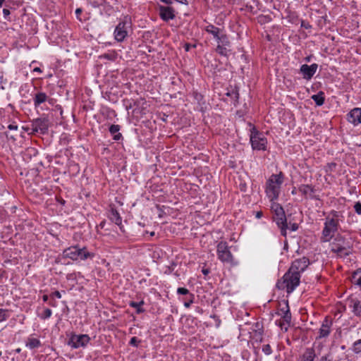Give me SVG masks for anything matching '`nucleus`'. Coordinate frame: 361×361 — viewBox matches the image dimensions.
I'll list each match as a JSON object with an SVG mask.
<instances>
[{
    "label": "nucleus",
    "mask_w": 361,
    "mask_h": 361,
    "mask_svg": "<svg viewBox=\"0 0 361 361\" xmlns=\"http://www.w3.org/2000/svg\"><path fill=\"white\" fill-rule=\"evenodd\" d=\"M331 250L337 256L343 257L349 255L352 251V243L350 239L345 238L341 235H337L330 243Z\"/></svg>",
    "instance_id": "nucleus-1"
},
{
    "label": "nucleus",
    "mask_w": 361,
    "mask_h": 361,
    "mask_svg": "<svg viewBox=\"0 0 361 361\" xmlns=\"http://www.w3.org/2000/svg\"><path fill=\"white\" fill-rule=\"evenodd\" d=\"M300 275L288 270L276 283V287L280 290H286L288 293H292L299 285Z\"/></svg>",
    "instance_id": "nucleus-2"
},
{
    "label": "nucleus",
    "mask_w": 361,
    "mask_h": 361,
    "mask_svg": "<svg viewBox=\"0 0 361 361\" xmlns=\"http://www.w3.org/2000/svg\"><path fill=\"white\" fill-rule=\"evenodd\" d=\"M283 182V175L281 172L279 174L272 175L267 183L266 193L271 202L278 199L280 188Z\"/></svg>",
    "instance_id": "nucleus-3"
},
{
    "label": "nucleus",
    "mask_w": 361,
    "mask_h": 361,
    "mask_svg": "<svg viewBox=\"0 0 361 361\" xmlns=\"http://www.w3.org/2000/svg\"><path fill=\"white\" fill-rule=\"evenodd\" d=\"M271 209L273 212V220L280 228L281 234L286 236V230L288 228L287 219L283 208L278 203L271 202Z\"/></svg>",
    "instance_id": "nucleus-4"
},
{
    "label": "nucleus",
    "mask_w": 361,
    "mask_h": 361,
    "mask_svg": "<svg viewBox=\"0 0 361 361\" xmlns=\"http://www.w3.org/2000/svg\"><path fill=\"white\" fill-rule=\"evenodd\" d=\"M338 227V224L336 220L326 217L320 240L324 243L329 242L337 231Z\"/></svg>",
    "instance_id": "nucleus-5"
},
{
    "label": "nucleus",
    "mask_w": 361,
    "mask_h": 361,
    "mask_svg": "<svg viewBox=\"0 0 361 361\" xmlns=\"http://www.w3.org/2000/svg\"><path fill=\"white\" fill-rule=\"evenodd\" d=\"M66 257L73 260H85L91 256V254L85 247L79 248L77 246L70 247L63 251Z\"/></svg>",
    "instance_id": "nucleus-6"
},
{
    "label": "nucleus",
    "mask_w": 361,
    "mask_h": 361,
    "mask_svg": "<svg viewBox=\"0 0 361 361\" xmlns=\"http://www.w3.org/2000/svg\"><path fill=\"white\" fill-rule=\"evenodd\" d=\"M250 142L253 149L265 150L267 145V139L258 131L253 128L250 135Z\"/></svg>",
    "instance_id": "nucleus-7"
},
{
    "label": "nucleus",
    "mask_w": 361,
    "mask_h": 361,
    "mask_svg": "<svg viewBox=\"0 0 361 361\" xmlns=\"http://www.w3.org/2000/svg\"><path fill=\"white\" fill-rule=\"evenodd\" d=\"M128 28H130V23L128 21V17L126 16L123 20L116 25L114 31L115 39L118 42L123 41L128 35Z\"/></svg>",
    "instance_id": "nucleus-8"
},
{
    "label": "nucleus",
    "mask_w": 361,
    "mask_h": 361,
    "mask_svg": "<svg viewBox=\"0 0 361 361\" xmlns=\"http://www.w3.org/2000/svg\"><path fill=\"white\" fill-rule=\"evenodd\" d=\"M90 341V337L87 334L75 335L73 334L68 342V345L73 348L85 347Z\"/></svg>",
    "instance_id": "nucleus-9"
},
{
    "label": "nucleus",
    "mask_w": 361,
    "mask_h": 361,
    "mask_svg": "<svg viewBox=\"0 0 361 361\" xmlns=\"http://www.w3.org/2000/svg\"><path fill=\"white\" fill-rule=\"evenodd\" d=\"M217 254L219 259L222 262H231L233 256L228 250L226 243L220 242L217 245Z\"/></svg>",
    "instance_id": "nucleus-10"
},
{
    "label": "nucleus",
    "mask_w": 361,
    "mask_h": 361,
    "mask_svg": "<svg viewBox=\"0 0 361 361\" xmlns=\"http://www.w3.org/2000/svg\"><path fill=\"white\" fill-rule=\"evenodd\" d=\"M310 264L309 259L307 257H302L300 259H295L293 263L289 270L293 272L298 273L300 275L301 272H303Z\"/></svg>",
    "instance_id": "nucleus-11"
},
{
    "label": "nucleus",
    "mask_w": 361,
    "mask_h": 361,
    "mask_svg": "<svg viewBox=\"0 0 361 361\" xmlns=\"http://www.w3.org/2000/svg\"><path fill=\"white\" fill-rule=\"evenodd\" d=\"M32 127L34 132L44 134L49 128V121L45 118H37L32 121Z\"/></svg>",
    "instance_id": "nucleus-12"
},
{
    "label": "nucleus",
    "mask_w": 361,
    "mask_h": 361,
    "mask_svg": "<svg viewBox=\"0 0 361 361\" xmlns=\"http://www.w3.org/2000/svg\"><path fill=\"white\" fill-rule=\"evenodd\" d=\"M317 67L318 66L316 63H312L310 66L303 64L300 67V72L302 73L305 79L310 80L316 73Z\"/></svg>",
    "instance_id": "nucleus-13"
},
{
    "label": "nucleus",
    "mask_w": 361,
    "mask_h": 361,
    "mask_svg": "<svg viewBox=\"0 0 361 361\" xmlns=\"http://www.w3.org/2000/svg\"><path fill=\"white\" fill-rule=\"evenodd\" d=\"M159 16L162 20L168 21L175 18L174 11L171 7L160 6Z\"/></svg>",
    "instance_id": "nucleus-14"
},
{
    "label": "nucleus",
    "mask_w": 361,
    "mask_h": 361,
    "mask_svg": "<svg viewBox=\"0 0 361 361\" xmlns=\"http://www.w3.org/2000/svg\"><path fill=\"white\" fill-rule=\"evenodd\" d=\"M348 121L353 123L354 126H357L361 123V109L355 108L350 111L348 114Z\"/></svg>",
    "instance_id": "nucleus-15"
},
{
    "label": "nucleus",
    "mask_w": 361,
    "mask_h": 361,
    "mask_svg": "<svg viewBox=\"0 0 361 361\" xmlns=\"http://www.w3.org/2000/svg\"><path fill=\"white\" fill-rule=\"evenodd\" d=\"M316 357L315 350L313 348H307L300 357V361H314Z\"/></svg>",
    "instance_id": "nucleus-16"
},
{
    "label": "nucleus",
    "mask_w": 361,
    "mask_h": 361,
    "mask_svg": "<svg viewBox=\"0 0 361 361\" xmlns=\"http://www.w3.org/2000/svg\"><path fill=\"white\" fill-rule=\"evenodd\" d=\"M330 333V326L328 324V321L325 320L320 329H319V338H325L327 337L329 335Z\"/></svg>",
    "instance_id": "nucleus-17"
},
{
    "label": "nucleus",
    "mask_w": 361,
    "mask_h": 361,
    "mask_svg": "<svg viewBox=\"0 0 361 361\" xmlns=\"http://www.w3.org/2000/svg\"><path fill=\"white\" fill-rule=\"evenodd\" d=\"M286 310H283V309H281V311L283 312V314L282 316L283 321L286 322L287 326H285L284 331H286L288 330V328L290 325V320H291V314L288 308V305H286Z\"/></svg>",
    "instance_id": "nucleus-18"
},
{
    "label": "nucleus",
    "mask_w": 361,
    "mask_h": 361,
    "mask_svg": "<svg viewBox=\"0 0 361 361\" xmlns=\"http://www.w3.org/2000/svg\"><path fill=\"white\" fill-rule=\"evenodd\" d=\"M109 218L111 221L115 223L116 225H121L122 222L121 217L118 212L115 209H111L109 214Z\"/></svg>",
    "instance_id": "nucleus-19"
},
{
    "label": "nucleus",
    "mask_w": 361,
    "mask_h": 361,
    "mask_svg": "<svg viewBox=\"0 0 361 361\" xmlns=\"http://www.w3.org/2000/svg\"><path fill=\"white\" fill-rule=\"evenodd\" d=\"M47 99V96L44 92H37L34 98V104L35 106L44 103Z\"/></svg>",
    "instance_id": "nucleus-20"
},
{
    "label": "nucleus",
    "mask_w": 361,
    "mask_h": 361,
    "mask_svg": "<svg viewBox=\"0 0 361 361\" xmlns=\"http://www.w3.org/2000/svg\"><path fill=\"white\" fill-rule=\"evenodd\" d=\"M350 306L353 307V312L355 315L360 316L361 314V305L359 300L352 299Z\"/></svg>",
    "instance_id": "nucleus-21"
},
{
    "label": "nucleus",
    "mask_w": 361,
    "mask_h": 361,
    "mask_svg": "<svg viewBox=\"0 0 361 361\" xmlns=\"http://www.w3.org/2000/svg\"><path fill=\"white\" fill-rule=\"evenodd\" d=\"M205 30L212 34L216 39L219 38L220 29L219 27L213 25H209L206 27Z\"/></svg>",
    "instance_id": "nucleus-22"
},
{
    "label": "nucleus",
    "mask_w": 361,
    "mask_h": 361,
    "mask_svg": "<svg viewBox=\"0 0 361 361\" xmlns=\"http://www.w3.org/2000/svg\"><path fill=\"white\" fill-rule=\"evenodd\" d=\"M120 126L118 125H111L109 128V132L114 135V140H119L122 137L121 134L118 133Z\"/></svg>",
    "instance_id": "nucleus-23"
},
{
    "label": "nucleus",
    "mask_w": 361,
    "mask_h": 361,
    "mask_svg": "<svg viewBox=\"0 0 361 361\" xmlns=\"http://www.w3.org/2000/svg\"><path fill=\"white\" fill-rule=\"evenodd\" d=\"M352 283L361 288V269L357 270L352 276Z\"/></svg>",
    "instance_id": "nucleus-24"
},
{
    "label": "nucleus",
    "mask_w": 361,
    "mask_h": 361,
    "mask_svg": "<svg viewBox=\"0 0 361 361\" xmlns=\"http://www.w3.org/2000/svg\"><path fill=\"white\" fill-rule=\"evenodd\" d=\"M324 93L322 92H319L317 94H314L312 96V99L318 106H322L324 102Z\"/></svg>",
    "instance_id": "nucleus-25"
},
{
    "label": "nucleus",
    "mask_w": 361,
    "mask_h": 361,
    "mask_svg": "<svg viewBox=\"0 0 361 361\" xmlns=\"http://www.w3.org/2000/svg\"><path fill=\"white\" fill-rule=\"evenodd\" d=\"M144 304V302L142 300L139 302L130 301L129 302L130 306L135 308L136 312L137 314H140L145 311V310L142 307V305Z\"/></svg>",
    "instance_id": "nucleus-26"
},
{
    "label": "nucleus",
    "mask_w": 361,
    "mask_h": 361,
    "mask_svg": "<svg viewBox=\"0 0 361 361\" xmlns=\"http://www.w3.org/2000/svg\"><path fill=\"white\" fill-rule=\"evenodd\" d=\"M26 345L30 349H33L40 345V341L37 338H31L28 339Z\"/></svg>",
    "instance_id": "nucleus-27"
},
{
    "label": "nucleus",
    "mask_w": 361,
    "mask_h": 361,
    "mask_svg": "<svg viewBox=\"0 0 361 361\" xmlns=\"http://www.w3.org/2000/svg\"><path fill=\"white\" fill-rule=\"evenodd\" d=\"M299 191L303 195H307L309 192H313L314 189L312 186L309 185H302L299 188Z\"/></svg>",
    "instance_id": "nucleus-28"
},
{
    "label": "nucleus",
    "mask_w": 361,
    "mask_h": 361,
    "mask_svg": "<svg viewBox=\"0 0 361 361\" xmlns=\"http://www.w3.org/2000/svg\"><path fill=\"white\" fill-rule=\"evenodd\" d=\"M352 350L356 354L361 353V339H359L354 342Z\"/></svg>",
    "instance_id": "nucleus-29"
},
{
    "label": "nucleus",
    "mask_w": 361,
    "mask_h": 361,
    "mask_svg": "<svg viewBox=\"0 0 361 361\" xmlns=\"http://www.w3.org/2000/svg\"><path fill=\"white\" fill-rule=\"evenodd\" d=\"M100 57L106 59L110 61H115L117 58V54L114 51H112L111 53L104 54L102 55Z\"/></svg>",
    "instance_id": "nucleus-30"
},
{
    "label": "nucleus",
    "mask_w": 361,
    "mask_h": 361,
    "mask_svg": "<svg viewBox=\"0 0 361 361\" xmlns=\"http://www.w3.org/2000/svg\"><path fill=\"white\" fill-rule=\"evenodd\" d=\"M216 40L219 43H221L223 45H228L229 44L228 37L225 35H219V38Z\"/></svg>",
    "instance_id": "nucleus-31"
},
{
    "label": "nucleus",
    "mask_w": 361,
    "mask_h": 361,
    "mask_svg": "<svg viewBox=\"0 0 361 361\" xmlns=\"http://www.w3.org/2000/svg\"><path fill=\"white\" fill-rule=\"evenodd\" d=\"M331 215H332V217L330 218V219L336 220V222H337V224H338L340 217L342 216L341 212L334 211V212H331Z\"/></svg>",
    "instance_id": "nucleus-32"
},
{
    "label": "nucleus",
    "mask_w": 361,
    "mask_h": 361,
    "mask_svg": "<svg viewBox=\"0 0 361 361\" xmlns=\"http://www.w3.org/2000/svg\"><path fill=\"white\" fill-rule=\"evenodd\" d=\"M51 310L49 308H46L44 310V312L43 314L41 315V318L43 319H46L47 318H49L51 315Z\"/></svg>",
    "instance_id": "nucleus-33"
},
{
    "label": "nucleus",
    "mask_w": 361,
    "mask_h": 361,
    "mask_svg": "<svg viewBox=\"0 0 361 361\" xmlns=\"http://www.w3.org/2000/svg\"><path fill=\"white\" fill-rule=\"evenodd\" d=\"M262 351H263L266 355H270V354H271V353H272V350H271V348L270 345H269V344L264 345L262 346Z\"/></svg>",
    "instance_id": "nucleus-34"
},
{
    "label": "nucleus",
    "mask_w": 361,
    "mask_h": 361,
    "mask_svg": "<svg viewBox=\"0 0 361 361\" xmlns=\"http://www.w3.org/2000/svg\"><path fill=\"white\" fill-rule=\"evenodd\" d=\"M317 361H332V357H331V353H328V354L321 357V358Z\"/></svg>",
    "instance_id": "nucleus-35"
},
{
    "label": "nucleus",
    "mask_w": 361,
    "mask_h": 361,
    "mask_svg": "<svg viewBox=\"0 0 361 361\" xmlns=\"http://www.w3.org/2000/svg\"><path fill=\"white\" fill-rule=\"evenodd\" d=\"M177 293L180 295H187L189 293V290L185 288H178Z\"/></svg>",
    "instance_id": "nucleus-36"
},
{
    "label": "nucleus",
    "mask_w": 361,
    "mask_h": 361,
    "mask_svg": "<svg viewBox=\"0 0 361 361\" xmlns=\"http://www.w3.org/2000/svg\"><path fill=\"white\" fill-rule=\"evenodd\" d=\"M6 318V311L3 309H0V322L5 320Z\"/></svg>",
    "instance_id": "nucleus-37"
},
{
    "label": "nucleus",
    "mask_w": 361,
    "mask_h": 361,
    "mask_svg": "<svg viewBox=\"0 0 361 361\" xmlns=\"http://www.w3.org/2000/svg\"><path fill=\"white\" fill-rule=\"evenodd\" d=\"M355 212L358 214H361V203L360 202H356L354 206Z\"/></svg>",
    "instance_id": "nucleus-38"
},
{
    "label": "nucleus",
    "mask_w": 361,
    "mask_h": 361,
    "mask_svg": "<svg viewBox=\"0 0 361 361\" xmlns=\"http://www.w3.org/2000/svg\"><path fill=\"white\" fill-rule=\"evenodd\" d=\"M139 342L140 341L136 337H133L130 341V344L134 346H137Z\"/></svg>",
    "instance_id": "nucleus-39"
},
{
    "label": "nucleus",
    "mask_w": 361,
    "mask_h": 361,
    "mask_svg": "<svg viewBox=\"0 0 361 361\" xmlns=\"http://www.w3.org/2000/svg\"><path fill=\"white\" fill-rule=\"evenodd\" d=\"M216 51L221 54H224L226 49L221 45H218L216 47Z\"/></svg>",
    "instance_id": "nucleus-40"
},
{
    "label": "nucleus",
    "mask_w": 361,
    "mask_h": 361,
    "mask_svg": "<svg viewBox=\"0 0 361 361\" xmlns=\"http://www.w3.org/2000/svg\"><path fill=\"white\" fill-rule=\"evenodd\" d=\"M290 228L291 229V231H295L296 230H298V225L295 223H290Z\"/></svg>",
    "instance_id": "nucleus-41"
},
{
    "label": "nucleus",
    "mask_w": 361,
    "mask_h": 361,
    "mask_svg": "<svg viewBox=\"0 0 361 361\" xmlns=\"http://www.w3.org/2000/svg\"><path fill=\"white\" fill-rule=\"evenodd\" d=\"M51 297H56V298H61V295L60 292H59V291H58V290L54 291V292L51 294Z\"/></svg>",
    "instance_id": "nucleus-42"
},
{
    "label": "nucleus",
    "mask_w": 361,
    "mask_h": 361,
    "mask_svg": "<svg viewBox=\"0 0 361 361\" xmlns=\"http://www.w3.org/2000/svg\"><path fill=\"white\" fill-rule=\"evenodd\" d=\"M3 13H4L5 18H6L10 15V11L7 8H4Z\"/></svg>",
    "instance_id": "nucleus-43"
},
{
    "label": "nucleus",
    "mask_w": 361,
    "mask_h": 361,
    "mask_svg": "<svg viewBox=\"0 0 361 361\" xmlns=\"http://www.w3.org/2000/svg\"><path fill=\"white\" fill-rule=\"evenodd\" d=\"M279 325L281 328V329H284L285 326H287L286 322L284 321H280Z\"/></svg>",
    "instance_id": "nucleus-44"
},
{
    "label": "nucleus",
    "mask_w": 361,
    "mask_h": 361,
    "mask_svg": "<svg viewBox=\"0 0 361 361\" xmlns=\"http://www.w3.org/2000/svg\"><path fill=\"white\" fill-rule=\"evenodd\" d=\"M192 302H193V301H192V300L191 299V300H190L189 301L185 302L184 303V305H185V307H189L191 305V304H192Z\"/></svg>",
    "instance_id": "nucleus-45"
},
{
    "label": "nucleus",
    "mask_w": 361,
    "mask_h": 361,
    "mask_svg": "<svg viewBox=\"0 0 361 361\" xmlns=\"http://www.w3.org/2000/svg\"><path fill=\"white\" fill-rule=\"evenodd\" d=\"M8 128L10 130H16L18 129V126L16 125H13V124L9 125Z\"/></svg>",
    "instance_id": "nucleus-46"
},
{
    "label": "nucleus",
    "mask_w": 361,
    "mask_h": 361,
    "mask_svg": "<svg viewBox=\"0 0 361 361\" xmlns=\"http://www.w3.org/2000/svg\"><path fill=\"white\" fill-rule=\"evenodd\" d=\"M336 164L335 163H331L328 165L329 169L332 171L334 168H335Z\"/></svg>",
    "instance_id": "nucleus-47"
},
{
    "label": "nucleus",
    "mask_w": 361,
    "mask_h": 361,
    "mask_svg": "<svg viewBox=\"0 0 361 361\" xmlns=\"http://www.w3.org/2000/svg\"><path fill=\"white\" fill-rule=\"evenodd\" d=\"M262 215H263L262 212L259 211V212H257L256 213L255 216H256V218H257V219H260V218L262 216Z\"/></svg>",
    "instance_id": "nucleus-48"
},
{
    "label": "nucleus",
    "mask_w": 361,
    "mask_h": 361,
    "mask_svg": "<svg viewBox=\"0 0 361 361\" xmlns=\"http://www.w3.org/2000/svg\"><path fill=\"white\" fill-rule=\"evenodd\" d=\"M190 45L189 44H185V51H188L190 50Z\"/></svg>",
    "instance_id": "nucleus-49"
},
{
    "label": "nucleus",
    "mask_w": 361,
    "mask_h": 361,
    "mask_svg": "<svg viewBox=\"0 0 361 361\" xmlns=\"http://www.w3.org/2000/svg\"><path fill=\"white\" fill-rule=\"evenodd\" d=\"M33 71L35 72H42L41 69L39 67L35 68Z\"/></svg>",
    "instance_id": "nucleus-50"
},
{
    "label": "nucleus",
    "mask_w": 361,
    "mask_h": 361,
    "mask_svg": "<svg viewBox=\"0 0 361 361\" xmlns=\"http://www.w3.org/2000/svg\"><path fill=\"white\" fill-rule=\"evenodd\" d=\"M209 270L208 269H202V273L204 274V275H207L209 274Z\"/></svg>",
    "instance_id": "nucleus-51"
},
{
    "label": "nucleus",
    "mask_w": 361,
    "mask_h": 361,
    "mask_svg": "<svg viewBox=\"0 0 361 361\" xmlns=\"http://www.w3.org/2000/svg\"><path fill=\"white\" fill-rule=\"evenodd\" d=\"M48 299H49V296L48 295H43V300L44 302L47 301Z\"/></svg>",
    "instance_id": "nucleus-52"
},
{
    "label": "nucleus",
    "mask_w": 361,
    "mask_h": 361,
    "mask_svg": "<svg viewBox=\"0 0 361 361\" xmlns=\"http://www.w3.org/2000/svg\"><path fill=\"white\" fill-rule=\"evenodd\" d=\"M81 12H82L81 8H77V9H76V11H75V13H76V14H78H78H80V13H81Z\"/></svg>",
    "instance_id": "nucleus-53"
},
{
    "label": "nucleus",
    "mask_w": 361,
    "mask_h": 361,
    "mask_svg": "<svg viewBox=\"0 0 361 361\" xmlns=\"http://www.w3.org/2000/svg\"><path fill=\"white\" fill-rule=\"evenodd\" d=\"M4 0H0V7L3 5Z\"/></svg>",
    "instance_id": "nucleus-54"
},
{
    "label": "nucleus",
    "mask_w": 361,
    "mask_h": 361,
    "mask_svg": "<svg viewBox=\"0 0 361 361\" xmlns=\"http://www.w3.org/2000/svg\"><path fill=\"white\" fill-rule=\"evenodd\" d=\"M295 193H296V192H295V190L294 189V190L292 191V194H293V195H294V194H295Z\"/></svg>",
    "instance_id": "nucleus-55"
},
{
    "label": "nucleus",
    "mask_w": 361,
    "mask_h": 361,
    "mask_svg": "<svg viewBox=\"0 0 361 361\" xmlns=\"http://www.w3.org/2000/svg\"><path fill=\"white\" fill-rule=\"evenodd\" d=\"M154 235V232H152V233H151V235Z\"/></svg>",
    "instance_id": "nucleus-56"
},
{
    "label": "nucleus",
    "mask_w": 361,
    "mask_h": 361,
    "mask_svg": "<svg viewBox=\"0 0 361 361\" xmlns=\"http://www.w3.org/2000/svg\"><path fill=\"white\" fill-rule=\"evenodd\" d=\"M1 355V352H0V356Z\"/></svg>",
    "instance_id": "nucleus-57"
}]
</instances>
